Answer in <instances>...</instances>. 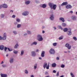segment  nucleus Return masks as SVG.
Returning a JSON list of instances; mask_svg holds the SVG:
<instances>
[{"mask_svg": "<svg viewBox=\"0 0 77 77\" xmlns=\"http://www.w3.org/2000/svg\"><path fill=\"white\" fill-rule=\"evenodd\" d=\"M47 7V5L45 4H43L42 5V7L43 8H45Z\"/></svg>", "mask_w": 77, "mask_h": 77, "instance_id": "nucleus-25", "label": "nucleus"}, {"mask_svg": "<svg viewBox=\"0 0 77 77\" xmlns=\"http://www.w3.org/2000/svg\"><path fill=\"white\" fill-rule=\"evenodd\" d=\"M38 65V64H35L34 66V69H36V68H37V66Z\"/></svg>", "mask_w": 77, "mask_h": 77, "instance_id": "nucleus-31", "label": "nucleus"}, {"mask_svg": "<svg viewBox=\"0 0 77 77\" xmlns=\"http://www.w3.org/2000/svg\"><path fill=\"white\" fill-rule=\"evenodd\" d=\"M53 28L54 30H56V28L55 27H54Z\"/></svg>", "mask_w": 77, "mask_h": 77, "instance_id": "nucleus-57", "label": "nucleus"}, {"mask_svg": "<svg viewBox=\"0 0 77 77\" xmlns=\"http://www.w3.org/2000/svg\"><path fill=\"white\" fill-rule=\"evenodd\" d=\"M60 77H63V75H61V76H60Z\"/></svg>", "mask_w": 77, "mask_h": 77, "instance_id": "nucleus-64", "label": "nucleus"}, {"mask_svg": "<svg viewBox=\"0 0 77 77\" xmlns=\"http://www.w3.org/2000/svg\"><path fill=\"white\" fill-rule=\"evenodd\" d=\"M59 20L60 21H61L63 23L65 22V19L63 17H60Z\"/></svg>", "mask_w": 77, "mask_h": 77, "instance_id": "nucleus-19", "label": "nucleus"}, {"mask_svg": "<svg viewBox=\"0 0 77 77\" xmlns=\"http://www.w3.org/2000/svg\"><path fill=\"white\" fill-rule=\"evenodd\" d=\"M60 59V58H59V57H57L56 58V60H59Z\"/></svg>", "mask_w": 77, "mask_h": 77, "instance_id": "nucleus-42", "label": "nucleus"}, {"mask_svg": "<svg viewBox=\"0 0 77 77\" xmlns=\"http://www.w3.org/2000/svg\"><path fill=\"white\" fill-rule=\"evenodd\" d=\"M14 24H15V25H17V24H18V23H17V22H16L14 23Z\"/></svg>", "mask_w": 77, "mask_h": 77, "instance_id": "nucleus-52", "label": "nucleus"}, {"mask_svg": "<svg viewBox=\"0 0 77 77\" xmlns=\"http://www.w3.org/2000/svg\"><path fill=\"white\" fill-rule=\"evenodd\" d=\"M18 46H19L18 44V43L16 44L14 46V48L15 49L18 48Z\"/></svg>", "mask_w": 77, "mask_h": 77, "instance_id": "nucleus-23", "label": "nucleus"}, {"mask_svg": "<svg viewBox=\"0 0 77 77\" xmlns=\"http://www.w3.org/2000/svg\"><path fill=\"white\" fill-rule=\"evenodd\" d=\"M50 19L51 21H53L54 20V15L52 14H51L50 15Z\"/></svg>", "mask_w": 77, "mask_h": 77, "instance_id": "nucleus-10", "label": "nucleus"}, {"mask_svg": "<svg viewBox=\"0 0 77 77\" xmlns=\"http://www.w3.org/2000/svg\"><path fill=\"white\" fill-rule=\"evenodd\" d=\"M5 48V47L3 45H1L0 46V50H3Z\"/></svg>", "mask_w": 77, "mask_h": 77, "instance_id": "nucleus-21", "label": "nucleus"}, {"mask_svg": "<svg viewBox=\"0 0 77 77\" xmlns=\"http://www.w3.org/2000/svg\"><path fill=\"white\" fill-rule=\"evenodd\" d=\"M66 9H71L72 8V6L70 5H68L66 6Z\"/></svg>", "mask_w": 77, "mask_h": 77, "instance_id": "nucleus-15", "label": "nucleus"}, {"mask_svg": "<svg viewBox=\"0 0 77 77\" xmlns=\"http://www.w3.org/2000/svg\"><path fill=\"white\" fill-rule=\"evenodd\" d=\"M1 63V64H3V61H2V62Z\"/></svg>", "mask_w": 77, "mask_h": 77, "instance_id": "nucleus-62", "label": "nucleus"}, {"mask_svg": "<svg viewBox=\"0 0 77 77\" xmlns=\"http://www.w3.org/2000/svg\"><path fill=\"white\" fill-rule=\"evenodd\" d=\"M53 73H56V71L54 70L53 71Z\"/></svg>", "mask_w": 77, "mask_h": 77, "instance_id": "nucleus-53", "label": "nucleus"}, {"mask_svg": "<svg viewBox=\"0 0 77 77\" xmlns=\"http://www.w3.org/2000/svg\"><path fill=\"white\" fill-rule=\"evenodd\" d=\"M61 67L62 68H65V65L63 64H62L61 65Z\"/></svg>", "mask_w": 77, "mask_h": 77, "instance_id": "nucleus-40", "label": "nucleus"}, {"mask_svg": "<svg viewBox=\"0 0 77 77\" xmlns=\"http://www.w3.org/2000/svg\"><path fill=\"white\" fill-rule=\"evenodd\" d=\"M42 33H45V31H42Z\"/></svg>", "mask_w": 77, "mask_h": 77, "instance_id": "nucleus-60", "label": "nucleus"}, {"mask_svg": "<svg viewBox=\"0 0 77 77\" xmlns=\"http://www.w3.org/2000/svg\"><path fill=\"white\" fill-rule=\"evenodd\" d=\"M53 46H56L57 45V43H53Z\"/></svg>", "mask_w": 77, "mask_h": 77, "instance_id": "nucleus-41", "label": "nucleus"}, {"mask_svg": "<svg viewBox=\"0 0 77 77\" xmlns=\"http://www.w3.org/2000/svg\"><path fill=\"white\" fill-rule=\"evenodd\" d=\"M2 66L3 67H6V65H5V64L2 65Z\"/></svg>", "mask_w": 77, "mask_h": 77, "instance_id": "nucleus-51", "label": "nucleus"}, {"mask_svg": "<svg viewBox=\"0 0 77 77\" xmlns=\"http://www.w3.org/2000/svg\"><path fill=\"white\" fill-rule=\"evenodd\" d=\"M65 47H66L68 50H70L71 48V46L69 45V44L68 43H67L65 45Z\"/></svg>", "mask_w": 77, "mask_h": 77, "instance_id": "nucleus-6", "label": "nucleus"}, {"mask_svg": "<svg viewBox=\"0 0 77 77\" xmlns=\"http://www.w3.org/2000/svg\"><path fill=\"white\" fill-rule=\"evenodd\" d=\"M64 53H67V51H64Z\"/></svg>", "mask_w": 77, "mask_h": 77, "instance_id": "nucleus-61", "label": "nucleus"}, {"mask_svg": "<svg viewBox=\"0 0 77 77\" xmlns=\"http://www.w3.org/2000/svg\"><path fill=\"white\" fill-rule=\"evenodd\" d=\"M29 13L28 11H25L23 12L22 14L23 16H27L29 15Z\"/></svg>", "mask_w": 77, "mask_h": 77, "instance_id": "nucleus-9", "label": "nucleus"}, {"mask_svg": "<svg viewBox=\"0 0 77 77\" xmlns=\"http://www.w3.org/2000/svg\"><path fill=\"white\" fill-rule=\"evenodd\" d=\"M13 33L14 34V35H17V32L16 30L13 31Z\"/></svg>", "mask_w": 77, "mask_h": 77, "instance_id": "nucleus-33", "label": "nucleus"}, {"mask_svg": "<svg viewBox=\"0 0 77 77\" xmlns=\"http://www.w3.org/2000/svg\"><path fill=\"white\" fill-rule=\"evenodd\" d=\"M69 13H70V14H73V11H70L69 12Z\"/></svg>", "mask_w": 77, "mask_h": 77, "instance_id": "nucleus-48", "label": "nucleus"}, {"mask_svg": "<svg viewBox=\"0 0 77 77\" xmlns=\"http://www.w3.org/2000/svg\"><path fill=\"white\" fill-rule=\"evenodd\" d=\"M30 77H35L34 76V75H30Z\"/></svg>", "mask_w": 77, "mask_h": 77, "instance_id": "nucleus-55", "label": "nucleus"}, {"mask_svg": "<svg viewBox=\"0 0 77 77\" xmlns=\"http://www.w3.org/2000/svg\"><path fill=\"white\" fill-rule=\"evenodd\" d=\"M1 40H3V37L1 36H0V41Z\"/></svg>", "mask_w": 77, "mask_h": 77, "instance_id": "nucleus-44", "label": "nucleus"}, {"mask_svg": "<svg viewBox=\"0 0 77 77\" xmlns=\"http://www.w3.org/2000/svg\"><path fill=\"white\" fill-rule=\"evenodd\" d=\"M16 21H17V22L20 23V22L21 20H20V19L18 18H17V19H16Z\"/></svg>", "mask_w": 77, "mask_h": 77, "instance_id": "nucleus-37", "label": "nucleus"}, {"mask_svg": "<svg viewBox=\"0 0 77 77\" xmlns=\"http://www.w3.org/2000/svg\"><path fill=\"white\" fill-rule=\"evenodd\" d=\"M43 68L44 69H45L46 68L47 69H49V63L47 66V63H45L43 64Z\"/></svg>", "mask_w": 77, "mask_h": 77, "instance_id": "nucleus-3", "label": "nucleus"}, {"mask_svg": "<svg viewBox=\"0 0 77 77\" xmlns=\"http://www.w3.org/2000/svg\"><path fill=\"white\" fill-rule=\"evenodd\" d=\"M3 8V5H0V9H2Z\"/></svg>", "mask_w": 77, "mask_h": 77, "instance_id": "nucleus-47", "label": "nucleus"}, {"mask_svg": "<svg viewBox=\"0 0 77 77\" xmlns=\"http://www.w3.org/2000/svg\"><path fill=\"white\" fill-rule=\"evenodd\" d=\"M7 36V34L6 33H4L3 35V37H2V40L5 41L6 39V37Z\"/></svg>", "mask_w": 77, "mask_h": 77, "instance_id": "nucleus-5", "label": "nucleus"}, {"mask_svg": "<svg viewBox=\"0 0 77 77\" xmlns=\"http://www.w3.org/2000/svg\"><path fill=\"white\" fill-rule=\"evenodd\" d=\"M21 24H18L17 26V28L18 29H19V28H20V27H21Z\"/></svg>", "mask_w": 77, "mask_h": 77, "instance_id": "nucleus-32", "label": "nucleus"}, {"mask_svg": "<svg viewBox=\"0 0 77 77\" xmlns=\"http://www.w3.org/2000/svg\"><path fill=\"white\" fill-rule=\"evenodd\" d=\"M61 26H63V27H65V26H66V24L65 23H62Z\"/></svg>", "mask_w": 77, "mask_h": 77, "instance_id": "nucleus-28", "label": "nucleus"}, {"mask_svg": "<svg viewBox=\"0 0 77 77\" xmlns=\"http://www.w3.org/2000/svg\"><path fill=\"white\" fill-rule=\"evenodd\" d=\"M8 49V48H7V47H5V51H6V50H7V49Z\"/></svg>", "mask_w": 77, "mask_h": 77, "instance_id": "nucleus-49", "label": "nucleus"}, {"mask_svg": "<svg viewBox=\"0 0 77 77\" xmlns=\"http://www.w3.org/2000/svg\"><path fill=\"white\" fill-rule=\"evenodd\" d=\"M8 54L6 55V56L7 57H8Z\"/></svg>", "mask_w": 77, "mask_h": 77, "instance_id": "nucleus-63", "label": "nucleus"}, {"mask_svg": "<svg viewBox=\"0 0 77 77\" xmlns=\"http://www.w3.org/2000/svg\"><path fill=\"white\" fill-rule=\"evenodd\" d=\"M38 44V42H37L34 41L30 44L31 46H33V45H36Z\"/></svg>", "mask_w": 77, "mask_h": 77, "instance_id": "nucleus-13", "label": "nucleus"}, {"mask_svg": "<svg viewBox=\"0 0 77 77\" xmlns=\"http://www.w3.org/2000/svg\"><path fill=\"white\" fill-rule=\"evenodd\" d=\"M58 28L59 29H61V30H63V28L62 27V26H60V25H58Z\"/></svg>", "mask_w": 77, "mask_h": 77, "instance_id": "nucleus-35", "label": "nucleus"}, {"mask_svg": "<svg viewBox=\"0 0 77 77\" xmlns=\"http://www.w3.org/2000/svg\"><path fill=\"white\" fill-rule=\"evenodd\" d=\"M68 28H66L64 29H63V31L64 32H67V31H68Z\"/></svg>", "mask_w": 77, "mask_h": 77, "instance_id": "nucleus-26", "label": "nucleus"}, {"mask_svg": "<svg viewBox=\"0 0 77 77\" xmlns=\"http://www.w3.org/2000/svg\"><path fill=\"white\" fill-rule=\"evenodd\" d=\"M39 59H40V60H42V58H41V57H39Z\"/></svg>", "mask_w": 77, "mask_h": 77, "instance_id": "nucleus-58", "label": "nucleus"}, {"mask_svg": "<svg viewBox=\"0 0 77 77\" xmlns=\"http://www.w3.org/2000/svg\"><path fill=\"white\" fill-rule=\"evenodd\" d=\"M5 17V14H1L0 17L2 18H3Z\"/></svg>", "mask_w": 77, "mask_h": 77, "instance_id": "nucleus-34", "label": "nucleus"}, {"mask_svg": "<svg viewBox=\"0 0 77 77\" xmlns=\"http://www.w3.org/2000/svg\"><path fill=\"white\" fill-rule=\"evenodd\" d=\"M71 18L73 21H77V17L75 16H72Z\"/></svg>", "mask_w": 77, "mask_h": 77, "instance_id": "nucleus-12", "label": "nucleus"}, {"mask_svg": "<svg viewBox=\"0 0 77 77\" xmlns=\"http://www.w3.org/2000/svg\"><path fill=\"white\" fill-rule=\"evenodd\" d=\"M70 52H71V51L69 50L68 51V52L69 53H70Z\"/></svg>", "mask_w": 77, "mask_h": 77, "instance_id": "nucleus-59", "label": "nucleus"}, {"mask_svg": "<svg viewBox=\"0 0 77 77\" xmlns=\"http://www.w3.org/2000/svg\"><path fill=\"white\" fill-rule=\"evenodd\" d=\"M48 5L51 9H53V10H55L56 9L57 6L56 5H54L53 3L50 2L48 3Z\"/></svg>", "mask_w": 77, "mask_h": 77, "instance_id": "nucleus-1", "label": "nucleus"}, {"mask_svg": "<svg viewBox=\"0 0 77 77\" xmlns=\"http://www.w3.org/2000/svg\"><path fill=\"white\" fill-rule=\"evenodd\" d=\"M56 66V64L55 63H54L52 64V67L53 68H55Z\"/></svg>", "mask_w": 77, "mask_h": 77, "instance_id": "nucleus-22", "label": "nucleus"}, {"mask_svg": "<svg viewBox=\"0 0 77 77\" xmlns=\"http://www.w3.org/2000/svg\"><path fill=\"white\" fill-rule=\"evenodd\" d=\"M8 51H12V50H10V49H9V48H8Z\"/></svg>", "mask_w": 77, "mask_h": 77, "instance_id": "nucleus-54", "label": "nucleus"}, {"mask_svg": "<svg viewBox=\"0 0 77 77\" xmlns=\"http://www.w3.org/2000/svg\"><path fill=\"white\" fill-rule=\"evenodd\" d=\"M30 3V2L29 1H27L25 2V4L27 5H29Z\"/></svg>", "mask_w": 77, "mask_h": 77, "instance_id": "nucleus-24", "label": "nucleus"}, {"mask_svg": "<svg viewBox=\"0 0 77 77\" xmlns=\"http://www.w3.org/2000/svg\"><path fill=\"white\" fill-rule=\"evenodd\" d=\"M24 72L25 74H29V72H28V70L26 69L25 70Z\"/></svg>", "mask_w": 77, "mask_h": 77, "instance_id": "nucleus-30", "label": "nucleus"}, {"mask_svg": "<svg viewBox=\"0 0 77 77\" xmlns=\"http://www.w3.org/2000/svg\"><path fill=\"white\" fill-rule=\"evenodd\" d=\"M31 55L32 57H35L36 56V53L35 51H32L31 53Z\"/></svg>", "mask_w": 77, "mask_h": 77, "instance_id": "nucleus-8", "label": "nucleus"}, {"mask_svg": "<svg viewBox=\"0 0 77 77\" xmlns=\"http://www.w3.org/2000/svg\"><path fill=\"white\" fill-rule=\"evenodd\" d=\"M59 72H57V74L56 75V76H57V77H58L59 76Z\"/></svg>", "mask_w": 77, "mask_h": 77, "instance_id": "nucleus-43", "label": "nucleus"}, {"mask_svg": "<svg viewBox=\"0 0 77 77\" xmlns=\"http://www.w3.org/2000/svg\"><path fill=\"white\" fill-rule=\"evenodd\" d=\"M14 62V58L13 57H11L9 59V62L10 63H13Z\"/></svg>", "mask_w": 77, "mask_h": 77, "instance_id": "nucleus-11", "label": "nucleus"}, {"mask_svg": "<svg viewBox=\"0 0 77 77\" xmlns=\"http://www.w3.org/2000/svg\"><path fill=\"white\" fill-rule=\"evenodd\" d=\"M27 33H25L23 34L24 36H27Z\"/></svg>", "mask_w": 77, "mask_h": 77, "instance_id": "nucleus-46", "label": "nucleus"}, {"mask_svg": "<svg viewBox=\"0 0 77 77\" xmlns=\"http://www.w3.org/2000/svg\"><path fill=\"white\" fill-rule=\"evenodd\" d=\"M13 52L14 54H18V52L16 50L14 51Z\"/></svg>", "mask_w": 77, "mask_h": 77, "instance_id": "nucleus-27", "label": "nucleus"}, {"mask_svg": "<svg viewBox=\"0 0 77 77\" xmlns=\"http://www.w3.org/2000/svg\"><path fill=\"white\" fill-rule=\"evenodd\" d=\"M37 40L39 42H41L43 41V37L41 34H38L37 35Z\"/></svg>", "mask_w": 77, "mask_h": 77, "instance_id": "nucleus-2", "label": "nucleus"}, {"mask_svg": "<svg viewBox=\"0 0 77 77\" xmlns=\"http://www.w3.org/2000/svg\"><path fill=\"white\" fill-rule=\"evenodd\" d=\"M63 38V36H61L58 39L59 40H62V39Z\"/></svg>", "mask_w": 77, "mask_h": 77, "instance_id": "nucleus-38", "label": "nucleus"}, {"mask_svg": "<svg viewBox=\"0 0 77 77\" xmlns=\"http://www.w3.org/2000/svg\"><path fill=\"white\" fill-rule=\"evenodd\" d=\"M49 53L51 54H55V51L53 48L51 49L49 51Z\"/></svg>", "mask_w": 77, "mask_h": 77, "instance_id": "nucleus-4", "label": "nucleus"}, {"mask_svg": "<svg viewBox=\"0 0 77 77\" xmlns=\"http://www.w3.org/2000/svg\"><path fill=\"white\" fill-rule=\"evenodd\" d=\"M70 74L72 77H75V76H74V74H73V73L72 72H71L70 73Z\"/></svg>", "mask_w": 77, "mask_h": 77, "instance_id": "nucleus-36", "label": "nucleus"}, {"mask_svg": "<svg viewBox=\"0 0 77 77\" xmlns=\"http://www.w3.org/2000/svg\"><path fill=\"white\" fill-rule=\"evenodd\" d=\"M45 54V51H42V52L41 56L42 57H44Z\"/></svg>", "mask_w": 77, "mask_h": 77, "instance_id": "nucleus-18", "label": "nucleus"}, {"mask_svg": "<svg viewBox=\"0 0 77 77\" xmlns=\"http://www.w3.org/2000/svg\"><path fill=\"white\" fill-rule=\"evenodd\" d=\"M27 33L28 35H31L32 34V32L30 30H27Z\"/></svg>", "mask_w": 77, "mask_h": 77, "instance_id": "nucleus-29", "label": "nucleus"}, {"mask_svg": "<svg viewBox=\"0 0 77 77\" xmlns=\"http://www.w3.org/2000/svg\"><path fill=\"white\" fill-rule=\"evenodd\" d=\"M73 39L75 41H77V38L75 36H74L73 37Z\"/></svg>", "mask_w": 77, "mask_h": 77, "instance_id": "nucleus-39", "label": "nucleus"}, {"mask_svg": "<svg viewBox=\"0 0 77 77\" xmlns=\"http://www.w3.org/2000/svg\"><path fill=\"white\" fill-rule=\"evenodd\" d=\"M67 33L68 35H69V36L71 35L72 34V32H71V28L68 29V30L67 32Z\"/></svg>", "mask_w": 77, "mask_h": 77, "instance_id": "nucleus-7", "label": "nucleus"}, {"mask_svg": "<svg viewBox=\"0 0 77 77\" xmlns=\"http://www.w3.org/2000/svg\"><path fill=\"white\" fill-rule=\"evenodd\" d=\"M14 11L11 10L10 11V13H13Z\"/></svg>", "mask_w": 77, "mask_h": 77, "instance_id": "nucleus-50", "label": "nucleus"}, {"mask_svg": "<svg viewBox=\"0 0 77 77\" xmlns=\"http://www.w3.org/2000/svg\"><path fill=\"white\" fill-rule=\"evenodd\" d=\"M24 50H22L20 51V56H23V55H24Z\"/></svg>", "mask_w": 77, "mask_h": 77, "instance_id": "nucleus-20", "label": "nucleus"}, {"mask_svg": "<svg viewBox=\"0 0 77 77\" xmlns=\"http://www.w3.org/2000/svg\"><path fill=\"white\" fill-rule=\"evenodd\" d=\"M0 75L1 77H8V75H7V74H6L1 73L0 74Z\"/></svg>", "mask_w": 77, "mask_h": 77, "instance_id": "nucleus-16", "label": "nucleus"}, {"mask_svg": "<svg viewBox=\"0 0 77 77\" xmlns=\"http://www.w3.org/2000/svg\"><path fill=\"white\" fill-rule=\"evenodd\" d=\"M38 51H39V50L38 49H37L35 51V52H38Z\"/></svg>", "mask_w": 77, "mask_h": 77, "instance_id": "nucleus-56", "label": "nucleus"}, {"mask_svg": "<svg viewBox=\"0 0 77 77\" xmlns=\"http://www.w3.org/2000/svg\"><path fill=\"white\" fill-rule=\"evenodd\" d=\"M12 18H15V15H13L12 16Z\"/></svg>", "mask_w": 77, "mask_h": 77, "instance_id": "nucleus-45", "label": "nucleus"}, {"mask_svg": "<svg viewBox=\"0 0 77 77\" xmlns=\"http://www.w3.org/2000/svg\"><path fill=\"white\" fill-rule=\"evenodd\" d=\"M67 4H68V2H65L63 3L62 4H61V5L62 6H66V5H67Z\"/></svg>", "mask_w": 77, "mask_h": 77, "instance_id": "nucleus-17", "label": "nucleus"}, {"mask_svg": "<svg viewBox=\"0 0 77 77\" xmlns=\"http://www.w3.org/2000/svg\"><path fill=\"white\" fill-rule=\"evenodd\" d=\"M8 6L7 4H2V8H3L6 9V8H8Z\"/></svg>", "mask_w": 77, "mask_h": 77, "instance_id": "nucleus-14", "label": "nucleus"}]
</instances>
